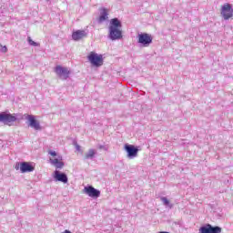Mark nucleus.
<instances>
[{
	"label": "nucleus",
	"mask_w": 233,
	"mask_h": 233,
	"mask_svg": "<svg viewBox=\"0 0 233 233\" xmlns=\"http://www.w3.org/2000/svg\"><path fill=\"white\" fill-rule=\"evenodd\" d=\"M160 201H162V203L165 207H168V208H174V205L170 204V201L168 200V198H167V197L160 198Z\"/></svg>",
	"instance_id": "obj_17"
},
{
	"label": "nucleus",
	"mask_w": 233,
	"mask_h": 233,
	"mask_svg": "<svg viewBox=\"0 0 233 233\" xmlns=\"http://www.w3.org/2000/svg\"><path fill=\"white\" fill-rule=\"evenodd\" d=\"M88 61L93 65V66H102L103 65V56L97 55L96 53H91L87 56Z\"/></svg>",
	"instance_id": "obj_4"
},
{
	"label": "nucleus",
	"mask_w": 233,
	"mask_h": 233,
	"mask_svg": "<svg viewBox=\"0 0 233 233\" xmlns=\"http://www.w3.org/2000/svg\"><path fill=\"white\" fill-rule=\"evenodd\" d=\"M54 177L56 181H60V183H68V177L65 173L56 170Z\"/></svg>",
	"instance_id": "obj_13"
},
{
	"label": "nucleus",
	"mask_w": 233,
	"mask_h": 233,
	"mask_svg": "<svg viewBox=\"0 0 233 233\" xmlns=\"http://www.w3.org/2000/svg\"><path fill=\"white\" fill-rule=\"evenodd\" d=\"M123 24L119 18H112L109 22L108 37L111 41H117L123 37Z\"/></svg>",
	"instance_id": "obj_1"
},
{
	"label": "nucleus",
	"mask_w": 233,
	"mask_h": 233,
	"mask_svg": "<svg viewBox=\"0 0 233 233\" xmlns=\"http://www.w3.org/2000/svg\"><path fill=\"white\" fill-rule=\"evenodd\" d=\"M84 37H86V31L85 30H76L72 34L73 41H80Z\"/></svg>",
	"instance_id": "obj_14"
},
{
	"label": "nucleus",
	"mask_w": 233,
	"mask_h": 233,
	"mask_svg": "<svg viewBox=\"0 0 233 233\" xmlns=\"http://www.w3.org/2000/svg\"><path fill=\"white\" fill-rule=\"evenodd\" d=\"M125 150L127 154L128 159H134V157H137V152H139V148L136 147V146L126 144Z\"/></svg>",
	"instance_id": "obj_8"
},
{
	"label": "nucleus",
	"mask_w": 233,
	"mask_h": 233,
	"mask_svg": "<svg viewBox=\"0 0 233 233\" xmlns=\"http://www.w3.org/2000/svg\"><path fill=\"white\" fill-rule=\"evenodd\" d=\"M48 154H49V156H53V157H57V156H61V155H57V152L53 151V150H49Z\"/></svg>",
	"instance_id": "obj_20"
},
{
	"label": "nucleus",
	"mask_w": 233,
	"mask_h": 233,
	"mask_svg": "<svg viewBox=\"0 0 233 233\" xmlns=\"http://www.w3.org/2000/svg\"><path fill=\"white\" fill-rule=\"evenodd\" d=\"M96 154H97V151H96V149H89L85 157H84V159L85 160H88V159H94V157H96Z\"/></svg>",
	"instance_id": "obj_16"
},
{
	"label": "nucleus",
	"mask_w": 233,
	"mask_h": 233,
	"mask_svg": "<svg viewBox=\"0 0 233 233\" xmlns=\"http://www.w3.org/2000/svg\"><path fill=\"white\" fill-rule=\"evenodd\" d=\"M62 233H72L70 230L66 229L65 231H63Z\"/></svg>",
	"instance_id": "obj_22"
},
{
	"label": "nucleus",
	"mask_w": 233,
	"mask_h": 233,
	"mask_svg": "<svg viewBox=\"0 0 233 233\" xmlns=\"http://www.w3.org/2000/svg\"><path fill=\"white\" fill-rule=\"evenodd\" d=\"M55 72H56V76H58V77H60V79H62L63 81H66V79H68V77H70V69H68V67H63L61 66H56L55 67Z\"/></svg>",
	"instance_id": "obj_2"
},
{
	"label": "nucleus",
	"mask_w": 233,
	"mask_h": 233,
	"mask_svg": "<svg viewBox=\"0 0 233 233\" xmlns=\"http://www.w3.org/2000/svg\"><path fill=\"white\" fill-rule=\"evenodd\" d=\"M84 194H86L89 198H93V199H97L101 196V191L92 186H87L84 187Z\"/></svg>",
	"instance_id": "obj_9"
},
{
	"label": "nucleus",
	"mask_w": 233,
	"mask_h": 233,
	"mask_svg": "<svg viewBox=\"0 0 233 233\" xmlns=\"http://www.w3.org/2000/svg\"><path fill=\"white\" fill-rule=\"evenodd\" d=\"M98 148H99L100 150H103V148H105V146L100 145V146L98 147Z\"/></svg>",
	"instance_id": "obj_21"
},
{
	"label": "nucleus",
	"mask_w": 233,
	"mask_h": 233,
	"mask_svg": "<svg viewBox=\"0 0 233 233\" xmlns=\"http://www.w3.org/2000/svg\"><path fill=\"white\" fill-rule=\"evenodd\" d=\"M27 41L31 46H39V44H37V42H35L34 40H32V38L30 36L27 38Z\"/></svg>",
	"instance_id": "obj_18"
},
{
	"label": "nucleus",
	"mask_w": 233,
	"mask_h": 233,
	"mask_svg": "<svg viewBox=\"0 0 233 233\" xmlns=\"http://www.w3.org/2000/svg\"><path fill=\"white\" fill-rule=\"evenodd\" d=\"M22 174H26V172H34V167L28 162H21L20 164L15 165V170H19Z\"/></svg>",
	"instance_id": "obj_11"
},
{
	"label": "nucleus",
	"mask_w": 233,
	"mask_h": 233,
	"mask_svg": "<svg viewBox=\"0 0 233 233\" xmlns=\"http://www.w3.org/2000/svg\"><path fill=\"white\" fill-rule=\"evenodd\" d=\"M138 43L142 46H150L152 45V35L147 33H141L138 35Z\"/></svg>",
	"instance_id": "obj_7"
},
{
	"label": "nucleus",
	"mask_w": 233,
	"mask_h": 233,
	"mask_svg": "<svg viewBox=\"0 0 233 233\" xmlns=\"http://www.w3.org/2000/svg\"><path fill=\"white\" fill-rule=\"evenodd\" d=\"M49 161L53 167H56V168H63L65 167L62 156H57L55 159L50 158Z\"/></svg>",
	"instance_id": "obj_12"
},
{
	"label": "nucleus",
	"mask_w": 233,
	"mask_h": 233,
	"mask_svg": "<svg viewBox=\"0 0 233 233\" xmlns=\"http://www.w3.org/2000/svg\"><path fill=\"white\" fill-rule=\"evenodd\" d=\"M199 233H221V228L207 224L199 228Z\"/></svg>",
	"instance_id": "obj_10"
},
{
	"label": "nucleus",
	"mask_w": 233,
	"mask_h": 233,
	"mask_svg": "<svg viewBox=\"0 0 233 233\" xmlns=\"http://www.w3.org/2000/svg\"><path fill=\"white\" fill-rule=\"evenodd\" d=\"M7 51H8V48H6V46L0 45V52H2L3 54H6Z\"/></svg>",
	"instance_id": "obj_19"
},
{
	"label": "nucleus",
	"mask_w": 233,
	"mask_h": 233,
	"mask_svg": "<svg viewBox=\"0 0 233 233\" xmlns=\"http://www.w3.org/2000/svg\"><path fill=\"white\" fill-rule=\"evenodd\" d=\"M15 121H17V117L15 116L5 112L0 113V123L12 127V123H15Z\"/></svg>",
	"instance_id": "obj_3"
},
{
	"label": "nucleus",
	"mask_w": 233,
	"mask_h": 233,
	"mask_svg": "<svg viewBox=\"0 0 233 233\" xmlns=\"http://www.w3.org/2000/svg\"><path fill=\"white\" fill-rule=\"evenodd\" d=\"M76 149L79 150V146H76Z\"/></svg>",
	"instance_id": "obj_23"
},
{
	"label": "nucleus",
	"mask_w": 233,
	"mask_h": 233,
	"mask_svg": "<svg viewBox=\"0 0 233 233\" xmlns=\"http://www.w3.org/2000/svg\"><path fill=\"white\" fill-rule=\"evenodd\" d=\"M108 19V11H106V8H102L100 10V15L98 18V23H105Z\"/></svg>",
	"instance_id": "obj_15"
},
{
	"label": "nucleus",
	"mask_w": 233,
	"mask_h": 233,
	"mask_svg": "<svg viewBox=\"0 0 233 233\" xmlns=\"http://www.w3.org/2000/svg\"><path fill=\"white\" fill-rule=\"evenodd\" d=\"M221 15L225 19V21H228L230 17L233 15V9L230 4H225L221 7Z\"/></svg>",
	"instance_id": "obj_6"
},
{
	"label": "nucleus",
	"mask_w": 233,
	"mask_h": 233,
	"mask_svg": "<svg viewBox=\"0 0 233 233\" xmlns=\"http://www.w3.org/2000/svg\"><path fill=\"white\" fill-rule=\"evenodd\" d=\"M24 117L26 119V121H28L31 128H34V130H41V124H39V121L35 119V116L25 114Z\"/></svg>",
	"instance_id": "obj_5"
}]
</instances>
